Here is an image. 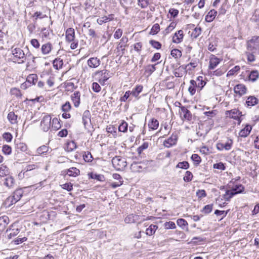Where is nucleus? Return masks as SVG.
Segmentation results:
<instances>
[{
  "label": "nucleus",
  "instance_id": "1",
  "mask_svg": "<svg viewBox=\"0 0 259 259\" xmlns=\"http://www.w3.org/2000/svg\"><path fill=\"white\" fill-rule=\"evenodd\" d=\"M233 180L232 179L228 185V187L230 190H227L224 195V198L226 201H230V199L234 195L243 193L244 191L245 187L242 184H237L231 187V184H234Z\"/></svg>",
  "mask_w": 259,
  "mask_h": 259
},
{
  "label": "nucleus",
  "instance_id": "2",
  "mask_svg": "<svg viewBox=\"0 0 259 259\" xmlns=\"http://www.w3.org/2000/svg\"><path fill=\"white\" fill-rule=\"evenodd\" d=\"M247 50L259 54V36H254L247 41Z\"/></svg>",
  "mask_w": 259,
  "mask_h": 259
},
{
  "label": "nucleus",
  "instance_id": "3",
  "mask_svg": "<svg viewBox=\"0 0 259 259\" xmlns=\"http://www.w3.org/2000/svg\"><path fill=\"white\" fill-rule=\"evenodd\" d=\"M16 150L14 155V158L15 160L18 161L20 160L21 153L19 152V150L21 152H25L27 154L29 155H32L31 151L28 149L27 146L24 143H19L16 145Z\"/></svg>",
  "mask_w": 259,
  "mask_h": 259
},
{
  "label": "nucleus",
  "instance_id": "4",
  "mask_svg": "<svg viewBox=\"0 0 259 259\" xmlns=\"http://www.w3.org/2000/svg\"><path fill=\"white\" fill-rule=\"evenodd\" d=\"M12 53L14 56V59H16V60L14 61V62L17 61L19 63H24V59L26 58V57H29L31 56V54H26L25 57L24 52L20 48H15L14 49H12Z\"/></svg>",
  "mask_w": 259,
  "mask_h": 259
},
{
  "label": "nucleus",
  "instance_id": "5",
  "mask_svg": "<svg viewBox=\"0 0 259 259\" xmlns=\"http://www.w3.org/2000/svg\"><path fill=\"white\" fill-rule=\"evenodd\" d=\"M91 115L89 110H85L83 112L82 117V123L84 125V128L89 131L92 126Z\"/></svg>",
  "mask_w": 259,
  "mask_h": 259
},
{
  "label": "nucleus",
  "instance_id": "6",
  "mask_svg": "<svg viewBox=\"0 0 259 259\" xmlns=\"http://www.w3.org/2000/svg\"><path fill=\"white\" fill-rule=\"evenodd\" d=\"M51 117L49 115H45L41 121L40 127L44 132H48L51 126Z\"/></svg>",
  "mask_w": 259,
  "mask_h": 259
},
{
  "label": "nucleus",
  "instance_id": "7",
  "mask_svg": "<svg viewBox=\"0 0 259 259\" xmlns=\"http://www.w3.org/2000/svg\"><path fill=\"white\" fill-rule=\"evenodd\" d=\"M113 166L116 169H120L126 165V162L119 156H115L112 159Z\"/></svg>",
  "mask_w": 259,
  "mask_h": 259
},
{
  "label": "nucleus",
  "instance_id": "8",
  "mask_svg": "<svg viewBox=\"0 0 259 259\" xmlns=\"http://www.w3.org/2000/svg\"><path fill=\"white\" fill-rule=\"evenodd\" d=\"M241 114V112L236 109H233L231 110H228L226 111L225 112V114L227 116L238 120L239 121L238 124H240L241 122V119H240V115Z\"/></svg>",
  "mask_w": 259,
  "mask_h": 259
},
{
  "label": "nucleus",
  "instance_id": "9",
  "mask_svg": "<svg viewBox=\"0 0 259 259\" xmlns=\"http://www.w3.org/2000/svg\"><path fill=\"white\" fill-rule=\"evenodd\" d=\"M150 163L151 161H145L140 162H134L132 163V167L137 171L140 172L146 169Z\"/></svg>",
  "mask_w": 259,
  "mask_h": 259
},
{
  "label": "nucleus",
  "instance_id": "10",
  "mask_svg": "<svg viewBox=\"0 0 259 259\" xmlns=\"http://www.w3.org/2000/svg\"><path fill=\"white\" fill-rule=\"evenodd\" d=\"M95 74L96 75L98 74L101 75L102 77L99 79V82L102 84H104L110 77V72L107 70L97 71L95 73Z\"/></svg>",
  "mask_w": 259,
  "mask_h": 259
},
{
  "label": "nucleus",
  "instance_id": "11",
  "mask_svg": "<svg viewBox=\"0 0 259 259\" xmlns=\"http://www.w3.org/2000/svg\"><path fill=\"white\" fill-rule=\"evenodd\" d=\"M177 140V135L173 134L169 138L164 141V146L166 147L169 148L176 144Z\"/></svg>",
  "mask_w": 259,
  "mask_h": 259
},
{
  "label": "nucleus",
  "instance_id": "12",
  "mask_svg": "<svg viewBox=\"0 0 259 259\" xmlns=\"http://www.w3.org/2000/svg\"><path fill=\"white\" fill-rule=\"evenodd\" d=\"M234 91L239 96H242L246 93L247 89L243 84H238L234 87Z\"/></svg>",
  "mask_w": 259,
  "mask_h": 259
},
{
  "label": "nucleus",
  "instance_id": "13",
  "mask_svg": "<svg viewBox=\"0 0 259 259\" xmlns=\"http://www.w3.org/2000/svg\"><path fill=\"white\" fill-rule=\"evenodd\" d=\"M71 100L74 107H78L80 104V93L79 91H75L71 96Z\"/></svg>",
  "mask_w": 259,
  "mask_h": 259
},
{
  "label": "nucleus",
  "instance_id": "14",
  "mask_svg": "<svg viewBox=\"0 0 259 259\" xmlns=\"http://www.w3.org/2000/svg\"><path fill=\"white\" fill-rule=\"evenodd\" d=\"M184 32L182 30H179L175 32L172 37V42L175 44H179L183 41Z\"/></svg>",
  "mask_w": 259,
  "mask_h": 259
},
{
  "label": "nucleus",
  "instance_id": "15",
  "mask_svg": "<svg viewBox=\"0 0 259 259\" xmlns=\"http://www.w3.org/2000/svg\"><path fill=\"white\" fill-rule=\"evenodd\" d=\"M232 144H233V141L231 139H230L225 144L218 143L217 144V148L218 150H219L220 151H222L223 149H225L226 150H229L231 149Z\"/></svg>",
  "mask_w": 259,
  "mask_h": 259
},
{
  "label": "nucleus",
  "instance_id": "16",
  "mask_svg": "<svg viewBox=\"0 0 259 259\" xmlns=\"http://www.w3.org/2000/svg\"><path fill=\"white\" fill-rule=\"evenodd\" d=\"M221 60L213 55H211L209 60V69H213L220 63Z\"/></svg>",
  "mask_w": 259,
  "mask_h": 259
},
{
  "label": "nucleus",
  "instance_id": "17",
  "mask_svg": "<svg viewBox=\"0 0 259 259\" xmlns=\"http://www.w3.org/2000/svg\"><path fill=\"white\" fill-rule=\"evenodd\" d=\"M87 63L91 68H97L100 65L101 61L97 57H92L88 60Z\"/></svg>",
  "mask_w": 259,
  "mask_h": 259
},
{
  "label": "nucleus",
  "instance_id": "18",
  "mask_svg": "<svg viewBox=\"0 0 259 259\" xmlns=\"http://www.w3.org/2000/svg\"><path fill=\"white\" fill-rule=\"evenodd\" d=\"M75 39V31L72 28H69L66 31V40L70 42L74 41Z\"/></svg>",
  "mask_w": 259,
  "mask_h": 259
},
{
  "label": "nucleus",
  "instance_id": "19",
  "mask_svg": "<svg viewBox=\"0 0 259 259\" xmlns=\"http://www.w3.org/2000/svg\"><path fill=\"white\" fill-rule=\"evenodd\" d=\"M180 109L181 110V114H183L182 119H185V120L190 121L192 118V114L190 111L184 106H181Z\"/></svg>",
  "mask_w": 259,
  "mask_h": 259
},
{
  "label": "nucleus",
  "instance_id": "20",
  "mask_svg": "<svg viewBox=\"0 0 259 259\" xmlns=\"http://www.w3.org/2000/svg\"><path fill=\"white\" fill-rule=\"evenodd\" d=\"M9 218L8 216L4 215L0 217V232H2L9 223Z\"/></svg>",
  "mask_w": 259,
  "mask_h": 259
},
{
  "label": "nucleus",
  "instance_id": "21",
  "mask_svg": "<svg viewBox=\"0 0 259 259\" xmlns=\"http://www.w3.org/2000/svg\"><path fill=\"white\" fill-rule=\"evenodd\" d=\"M251 130L252 126L250 125L247 124L244 128L240 131L239 135L241 137H246L249 135Z\"/></svg>",
  "mask_w": 259,
  "mask_h": 259
},
{
  "label": "nucleus",
  "instance_id": "22",
  "mask_svg": "<svg viewBox=\"0 0 259 259\" xmlns=\"http://www.w3.org/2000/svg\"><path fill=\"white\" fill-rule=\"evenodd\" d=\"M66 174L69 177H75L80 175V170L75 167H72L66 170Z\"/></svg>",
  "mask_w": 259,
  "mask_h": 259
},
{
  "label": "nucleus",
  "instance_id": "23",
  "mask_svg": "<svg viewBox=\"0 0 259 259\" xmlns=\"http://www.w3.org/2000/svg\"><path fill=\"white\" fill-rule=\"evenodd\" d=\"M258 103V100L254 96H249L248 97L246 101V106L247 107H252Z\"/></svg>",
  "mask_w": 259,
  "mask_h": 259
},
{
  "label": "nucleus",
  "instance_id": "24",
  "mask_svg": "<svg viewBox=\"0 0 259 259\" xmlns=\"http://www.w3.org/2000/svg\"><path fill=\"white\" fill-rule=\"evenodd\" d=\"M218 12L216 10H211L205 16V21L207 22H212L215 18Z\"/></svg>",
  "mask_w": 259,
  "mask_h": 259
},
{
  "label": "nucleus",
  "instance_id": "25",
  "mask_svg": "<svg viewBox=\"0 0 259 259\" xmlns=\"http://www.w3.org/2000/svg\"><path fill=\"white\" fill-rule=\"evenodd\" d=\"M143 87L142 85H137L135 88L133 89L132 91H131V94L135 98H137L138 99L139 95L141 93L143 90Z\"/></svg>",
  "mask_w": 259,
  "mask_h": 259
},
{
  "label": "nucleus",
  "instance_id": "26",
  "mask_svg": "<svg viewBox=\"0 0 259 259\" xmlns=\"http://www.w3.org/2000/svg\"><path fill=\"white\" fill-rule=\"evenodd\" d=\"M114 19V15L110 14L108 16H103L97 20V23L99 25H102L103 23H106L108 21H112Z\"/></svg>",
  "mask_w": 259,
  "mask_h": 259
},
{
  "label": "nucleus",
  "instance_id": "27",
  "mask_svg": "<svg viewBox=\"0 0 259 259\" xmlns=\"http://www.w3.org/2000/svg\"><path fill=\"white\" fill-rule=\"evenodd\" d=\"M52 49V45L50 42L42 45L41 48V52L44 55L49 54L51 51Z\"/></svg>",
  "mask_w": 259,
  "mask_h": 259
},
{
  "label": "nucleus",
  "instance_id": "28",
  "mask_svg": "<svg viewBox=\"0 0 259 259\" xmlns=\"http://www.w3.org/2000/svg\"><path fill=\"white\" fill-rule=\"evenodd\" d=\"M77 148L76 143L73 141L67 142L65 147V150L67 152H72Z\"/></svg>",
  "mask_w": 259,
  "mask_h": 259
},
{
  "label": "nucleus",
  "instance_id": "29",
  "mask_svg": "<svg viewBox=\"0 0 259 259\" xmlns=\"http://www.w3.org/2000/svg\"><path fill=\"white\" fill-rule=\"evenodd\" d=\"M157 229L158 226L157 225L151 224L146 229L145 233L147 235L152 236L155 233Z\"/></svg>",
  "mask_w": 259,
  "mask_h": 259
},
{
  "label": "nucleus",
  "instance_id": "30",
  "mask_svg": "<svg viewBox=\"0 0 259 259\" xmlns=\"http://www.w3.org/2000/svg\"><path fill=\"white\" fill-rule=\"evenodd\" d=\"M37 75L36 74H31L29 75L26 80L29 83L28 85L31 86V84H35L37 80Z\"/></svg>",
  "mask_w": 259,
  "mask_h": 259
},
{
  "label": "nucleus",
  "instance_id": "31",
  "mask_svg": "<svg viewBox=\"0 0 259 259\" xmlns=\"http://www.w3.org/2000/svg\"><path fill=\"white\" fill-rule=\"evenodd\" d=\"M148 125L150 129L152 130H155L159 126V122L156 119L153 118L149 122Z\"/></svg>",
  "mask_w": 259,
  "mask_h": 259
},
{
  "label": "nucleus",
  "instance_id": "32",
  "mask_svg": "<svg viewBox=\"0 0 259 259\" xmlns=\"http://www.w3.org/2000/svg\"><path fill=\"white\" fill-rule=\"evenodd\" d=\"M49 147L46 145H42L39 147L36 150V153L38 155L46 154L48 152Z\"/></svg>",
  "mask_w": 259,
  "mask_h": 259
},
{
  "label": "nucleus",
  "instance_id": "33",
  "mask_svg": "<svg viewBox=\"0 0 259 259\" xmlns=\"http://www.w3.org/2000/svg\"><path fill=\"white\" fill-rule=\"evenodd\" d=\"M145 74L150 76L155 70V65H148L145 67Z\"/></svg>",
  "mask_w": 259,
  "mask_h": 259
},
{
  "label": "nucleus",
  "instance_id": "34",
  "mask_svg": "<svg viewBox=\"0 0 259 259\" xmlns=\"http://www.w3.org/2000/svg\"><path fill=\"white\" fill-rule=\"evenodd\" d=\"M23 196V191L21 189H18L15 191L13 194V195L11 196L13 199L15 200L14 201L17 202L18 201L22 196Z\"/></svg>",
  "mask_w": 259,
  "mask_h": 259
},
{
  "label": "nucleus",
  "instance_id": "35",
  "mask_svg": "<svg viewBox=\"0 0 259 259\" xmlns=\"http://www.w3.org/2000/svg\"><path fill=\"white\" fill-rule=\"evenodd\" d=\"M89 176L90 178L97 180L100 182H103L105 181V177L103 175L91 172L89 174Z\"/></svg>",
  "mask_w": 259,
  "mask_h": 259
},
{
  "label": "nucleus",
  "instance_id": "36",
  "mask_svg": "<svg viewBox=\"0 0 259 259\" xmlns=\"http://www.w3.org/2000/svg\"><path fill=\"white\" fill-rule=\"evenodd\" d=\"M177 223V225L183 230L186 229V230H188V228L187 227L188 224L185 220L183 219H178Z\"/></svg>",
  "mask_w": 259,
  "mask_h": 259
},
{
  "label": "nucleus",
  "instance_id": "37",
  "mask_svg": "<svg viewBox=\"0 0 259 259\" xmlns=\"http://www.w3.org/2000/svg\"><path fill=\"white\" fill-rule=\"evenodd\" d=\"M53 64L55 68L59 69L62 67L63 61V60L60 58H56L53 61Z\"/></svg>",
  "mask_w": 259,
  "mask_h": 259
},
{
  "label": "nucleus",
  "instance_id": "38",
  "mask_svg": "<svg viewBox=\"0 0 259 259\" xmlns=\"http://www.w3.org/2000/svg\"><path fill=\"white\" fill-rule=\"evenodd\" d=\"M8 119L12 124H15L17 122V115L13 112H10L8 114Z\"/></svg>",
  "mask_w": 259,
  "mask_h": 259
},
{
  "label": "nucleus",
  "instance_id": "39",
  "mask_svg": "<svg viewBox=\"0 0 259 259\" xmlns=\"http://www.w3.org/2000/svg\"><path fill=\"white\" fill-rule=\"evenodd\" d=\"M259 76V73L257 70H253L250 72L248 75V79L252 81L256 80Z\"/></svg>",
  "mask_w": 259,
  "mask_h": 259
},
{
  "label": "nucleus",
  "instance_id": "40",
  "mask_svg": "<svg viewBox=\"0 0 259 259\" xmlns=\"http://www.w3.org/2000/svg\"><path fill=\"white\" fill-rule=\"evenodd\" d=\"M9 174V168L5 165L2 164L0 167V177H4Z\"/></svg>",
  "mask_w": 259,
  "mask_h": 259
},
{
  "label": "nucleus",
  "instance_id": "41",
  "mask_svg": "<svg viewBox=\"0 0 259 259\" xmlns=\"http://www.w3.org/2000/svg\"><path fill=\"white\" fill-rule=\"evenodd\" d=\"M137 217V215L130 214L125 218L124 222L128 224L135 223Z\"/></svg>",
  "mask_w": 259,
  "mask_h": 259
},
{
  "label": "nucleus",
  "instance_id": "42",
  "mask_svg": "<svg viewBox=\"0 0 259 259\" xmlns=\"http://www.w3.org/2000/svg\"><path fill=\"white\" fill-rule=\"evenodd\" d=\"M11 196L8 197L4 202V205L6 207H10L13 204L16 203L17 202L14 201Z\"/></svg>",
  "mask_w": 259,
  "mask_h": 259
},
{
  "label": "nucleus",
  "instance_id": "43",
  "mask_svg": "<svg viewBox=\"0 0 259 259\" xmlns=\"http://www.w3.org/2000/svg\"><path fill=\"white\" fill-rule=\"evenodd\" d=\"M52 128L55 130H58L61 128L60 119L57 118H54L52 119Z\"/></svg>",
  "mask_w": 259,
  "mask_h": 259
},
{
  "label": "nucleus",
  "instance_id": "44",
  "mask_svg": "<svg viewBox=\"0 0 259 259\" xmlns=\"http://www.w3.org/2000/svg\"><path fill=\"white\" fill-rule=\"evenodd\" d=\"M2 152L4 154L9 155L12 153V148L9 145H4L2 147Z\"/></svg>",
  "mask_w": 259,
  "mask_h": 259
},
{
  "label": "nucleus",
  "instance_id": "45",
  "mask_svg": "<svg viewBox=\"0 0 259 259\" xmlns=\"http://www.w3.org/2000/svg\"><path fill=\"white\" fill-rule=\"evenodd\" d=\"M201 32V28L200 27L195 28L191 34V37L194 38H196L200 35Z\"/></svg>",
  "mask_w": 259,
  "mask_h": 259
},
{
  "label": "nucleus",
  "instance_id": "46",
  "mask_svg": "<svg viewBox=\"0 0 259 259\" xmlns=\"http://www.w3.org/2000/svg\"><path fill=\"white\" fill-rule=\"evenodd\" d=\"M160 30V26L158 23L154 24L151 29L150 34L152 35L156 34Z\"/></svg>",
  "mask_w": 259,
  "mask_h": 259
},
{
  "label": "nucleus",
  "instance_id": "47",
  "mask_svg": "<svg viewBox=\"0 0 259 259\" xmlns=\"http://www.w3.org/2000/svg\"><path fill=\"white\" fill-rule=\"evenodd\" d=\"M149 146V143L147 142H145L142 144L140 146H139L137 151L139 155H140L143 150L148 148Z\"/></svg>",
  "mask_w": 259,
  "mask_h": 259
},
{
  "label": "nucleus",
  "instance_id": "48",
  "mask_svg": "<svg viewBox=\"0 0 259 259\" xmlns=\"http://www.w3.org/2000/svg\"><path fill=\"white\" fill-rule=\"evenodd\" d=\"M176 167L187 169L189 167V164L186 161L180 162L177 165Z\"/></svg>",
  "mask_w": 259,
  "mask_h": 259
},
{
  "label": "nucleus",
  "instance_id": "49",
  "mask_svg": "<svg viewBox=\"0 0 259 259\" xmlns=\"http://www.w3.org/2000/svg\"><path fill=\"white\" fill-rule=\"evenodd\" d=\"M83 157L84 161L88 162L92 161L93 159V157L91 153L89 151L84 152V154L83 155Z\"/></svg>",
  "mask_w": 259,
  "mask_h": 259
},
{
  "label": "nucleus",
  "instance_id": "50",
  "mask_svg": "<svg viewBox=\"0 0 259 259\" xmlns=\"http://www.w3.org/2000/svg\"><path fill=\"white\" fill-rule=\"evenodd\" d=\"M170 54L175 58H180L182 56L181 51L177 49L172 50Z\"/></svg>",
  "mask_w": 259,
  "mask_h": 259
},
{
  "label": "nucleus",
  "instance_id": "51",
  "mask_svg": "<svg viewBox=\"0 0 259 259\" xmlns=\"http://www.w3.org/2000/svg\"><path fill=\"white\" fill-rule=\"evenodd\" d=\"M128 124L125 121H122L118 126L119 132H126L127 130Z\"/></svg>",
  "mask_w": 259,
  "mask_h": 259
},
{
  "label": "nucleus",
  "instance_id": "52",
  "mask_svg": "<svg viewBox=\"0 0 259 259\" xmlns=\"http://www.w3.org/2000/svg\"><path fill=\"white\" fill-rule=\"evenodd\" d=\"M193 174L190 171H187L185 173V176L184 177V181L186 182H189L192 181L193 178Z\"/></svg>",
  "mask_w": 259,
  "mask_h": 259
},
{
  "label": "nucleus",
  "instance_id": "53",
  "mask_svg": "<svg viewBox=\"0 0 259 259\" xmlns=\"http://www.w3.org/2000/svg\"><path fill=\"white\" fill-rule=\"evenodd\" d=\"M14 184V179L12 177L6 179L5 184L8 187H12Z\"/></svg>",
  "mask_w": 259,
  "mask_h": 259
},
{
  "label": "nucleus",
  "instance_id": "54",
  "mask_svg": "<svg viewBox=\"0 0 259 259\" xmlns=\"http://www.w3.org/2000/svg\"><path fill=\"white\" fill-rule=\"evenodd\" d=\"M246 56H247V59L248 61L252 62L255 61V53H253L250 51L246 52Z\"/></svg>",
  "mask_w": 259,
  "mask_h": 259
},
{
  "label": "nucleus",
  "instance_id": "55",
  "mask_svg": "<svg viewBox=\"0 0 259 259\" xmlns=\"http://www.w3.org/2000/svg\"><path fill=\"white\" fill-rule=\"evenodd\" d=\"M61 109L62 111L67 112L71 110V105L70 103L67 101L62 106Z\"/></svg>",
  "mask_w": 259,
  "mask_h": 259
},
{
  "label": "nucleus",
  "instance_id": "56",
  "mask_svg": "<svg viewBox=\"0 0 259 259\" xmlns=\"http://www.w3.org/2000/svg\"><path fill=\"white\" fill-rule=\"evenodd\" d=\"M191 159L198 165L201 161V157L197 154H193L191 157Z\"/></svg>",
  "mask_w": 259,
  "mask_h": 259
},
{
  "label": "nucleus",
  "instance_id": "57",
  "mask_svg": "<svg viewBox=\"0 0 259 259\" xmlns=\"http://www.w3.org/2000/svg\"><path fill=\"white\" fill-rule=\"evenodd\" d=\"M149 44L155 49H160L161 47V44L157 41L154 40H150Z\"/></svg>",
  "mask_w": 259,
  "mask_h": 259
},
{
  "label": "nucleus",
  "instance_id": "58",
  "mask_svg": "<svg viewBox=\"0 0 259 259\" xmlns=\"http://www.w3.org/2000/svg\"><path fill=\"white\" fill-rule=\"evenodd\" d=\"M164 226L166 229H173L176 228L175 223L171 221L165 222Z\"/></svg>",
  "mask_w": 259,
  "mask_h": 259
},
{
  "label": "nucleus",
  "instance_id": "59",
  "mask_svg": "<svg viewBox=\"0 0 259 259\" xmlns=\"http://www.w3.org/2000/svg\"><path fill=\"white\" fill-rule=\"evenodd\" d=\"M213 168L224 170L226 169L225 164L222 162L214 163L213 165Z\"/></svg>",
  "mask_w": 259,
  "mask_h": 259
},
{
  "label": "nucleus",
  "instance_id": "60",
  "mask_svg": "<svg viewBox=\"0 0 259 259\" xmlns=\"http://www.w3.org/2000/svg\"><path fill=\"white\" fill-rule=\"evenodd\" d=\"M3 138L7 142L9 143L12 141V139H13V136L11 133H10L9 132H6L4 134H3Z\"/></svg>",
  "mask_w": 259,
  "mask_h": 259
},
{
  "label": "nucleus",
  "instance_id": "61",
  "mask_svg": "<svg viewBox=\"0 0 259 259\" xmlns=\"http://www.w3.org/2000/svg\"><path fill=\"white\" fill-rule=\"evenodd\" d=\"M149 4V0H138V4L142 8H146Z\"/></svg>",
  "mask_w": 259,
  "mask_h": 259
},
{
  "label": "nucleus",
  "instance_id": "62",
  "mask_svg": "<svg viewBox=\"0 0 259 259\" xmlns=\"http://www.w3.org/2000/svg\"><path fill=\"white\" fill-rule=\"evenodd\" d=\"M196 196L198 197V198H202L206 196V193L204 190H198L196 192Z\"/></svg>",
  "mask_w": 259,
  "mask_h": 259
},
{
  "label": "nucleus",
  "instance_id": "63",
  "mask_svg": "<svg viewBox=\"0 0 259 259\" xmlns=\"http://www.w3.org/2000/svg\"><path fill=\"white\" fill-rule=\"evenodd\" d=\"M212 204L206 205L203 207L202 211L206 214L209 213L212 210Z\"/></svg>",
  "mask_w": 259,
  "mask_h": 259
},
{
  "label": "nucleus",
  "instance_id": "64",
  "mask_svg": "<svg viewBox=\"0 0 259 259\" xmlns=\"http://www.w3.org/2000/svg\"><path fill=\"white\" fill-rule=\"evenodd\" d=\"M92 90L96 93H99L101 89L100 85L97 82H93L92 85Z\"/></svg>",
  "mask_w": 259,
  "mask_h": 259
}]
</instances>
